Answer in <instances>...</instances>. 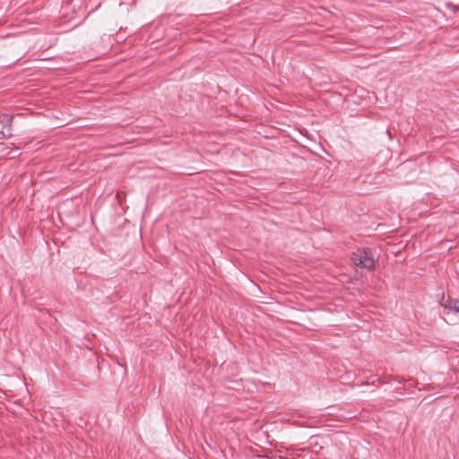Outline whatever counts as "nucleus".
<instances>
[{
    "label": "nucleus",
    "instance_id": "7ed1b4c3",
    "mask_svg": "<svg viewBox=\"0 0 459 459\" xmlns=\"http://www.w3.org/2000/svg\"><path fill=\"white\" fill-rule=\"evenodd\" d=\"M447 5H448V6H452V9H453L454 11H455L456 7H455V5H453L452 4H448Z\"/></svg>",
    "mask_w": 459,
    "mask_h": 459
},
{
    "label": "nucleus",
    "instance_id": "f03ea898",
    "mask_svg": "<svg viewBox=\"0 0 459 459\" xmlns=\"http://www.w3.org/2000/svg\"><path fill=\"white\" fill-rule=\"evenodd\" d=\"M439 304L445 309H447L452 312L459 313V300L455 299H452L449 296H445L442 294Z\"/></svg>",
    "mask_w": 459,
    "mask_h": 459
},
{
    "label": "nucleus",
    "instance_id": "f257e3e1",
    "mask_svg": "<svg viewBox=\"0 0 459 459\" xmlns=\"http://www.w3.org/2000/svg\"><path fill=\"white\" fill-rule=\"evenodd\" d=\"M351 261L356 266L372 271L376 266V260L374 258L372 250L369 248H359L356 252L352 253Z\"/></svg>",
    "mask_w": 459,
    "mask_h": 459
}]
</instances>
